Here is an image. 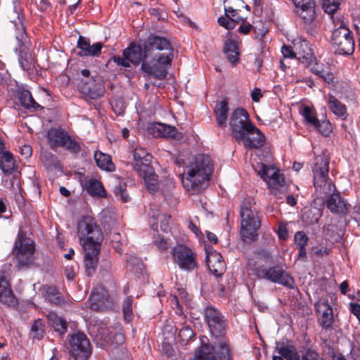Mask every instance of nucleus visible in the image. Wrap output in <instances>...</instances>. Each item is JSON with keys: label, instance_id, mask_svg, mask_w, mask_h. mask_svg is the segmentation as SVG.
Wrapping results in <instances>:
<instances>
[{"label": "nucleus", "instance_id": "obj_1", "mask_svg": "<svg viewBox=\"0 0 360 360\" xmlns=\"http://www.w3.org/2000/svg\"><path fill=\"white\" fill-rule=\"evenodd\" d=\"M123 56L136 65L141 61V70L158 79H164L174 58V48L165 37L150 36L142 45L131 43Z\"/></svg>", "mask_w": 360, "mask_h": 360}, {"label": "nucleus", "instance_id": "obj_2", "mask_svg": "<svg viewBox=\"0 0 360 360\" xmlns=\"http://www.w3.org/2000/svg\"><path fill=\"white\" fill-rule=\"evenodd\" d=\"M330 158L322 153L315 157L312 167L314 186L316 192L321 198L326 197L327 208L333 214L345 215L348 212L349 205L335 192L336 188L333 181L328 179Z\"/></svg>", "mask_w": 360, "mask_h": 360}, {"label": "nucleus", "instance_id": "obj_3", "mask_svg": "<svg viewBox=\"0 0 360 360\" xmlns=\"http://www.w3.org/2000/svg\"><path fill=\"white\" fill-rule=\"evenodd\" d=\"M77 233L84 251L86 273L90 276L98 265L103 233L96 220L89 216H84L79 220Z\"/></svg>", "mask_w": 360, "mask_h": 360}, {"label": "nucleus", "instance_id": "obj_4", "mask_svg": "<svg viewBox=\"0 0 360 360\" xmlns=\"http://www.w3.org/2000/svg\"><path fill=\"white\" fill-rule=\"evenodd\" d=\"M182 161L184 172L181 182L190 194L194 195L201 192L206 187L207 181L212 174L213 165L209 156L198 154L187 160L178 159L177 163Z\"/></svg>", "mask_w": 360, "mask_h": 360}, {"label": "nucleus", "instance_id": "obj_5", "mask_svg": "<svg viewBox=\"0 0 360 360\" xmlns=\"http://www.w3.org/2000/svg\"><path fill=\"white\" fill-rule=\"evenodd\" d=\"M272 256L266 250L255 252V257L249 259L247 263L248 268L252 274L259 279H265L274 283H278L288 288L292 289L295 286V281L284 269L281 264L266 268L263 262H271Z\"/></svg>", "mask_w": 360, "mask_h": 360}, {"label": "nucleus", "instance_id": "obj_6", "mask_svg": "<svg viewBox=\"0 0 360 360\" xmlns=\"http://www.w3.org/2000/svg\"><path fill=\"white\" fill-rule=\"evenodd\" d=\"M35 246L34 241L27 237L26 233L19 230L14 243L13 255L16 259L18 269H28L34 265Z\"/></svg>", "mask_w": 360, "mask_h": 360}, {"label": "nucleus", "instance_id": "obj_7", "mask_svg": "<svg viewBox=\"0 0 360 360\" xmlns=\"http://www.w3.org/2000/svg\"><path fill=\"white\" fill-rule=\"evenodd\" d=\"M240 236L243 240L252 242L257 237V231L260 227L258 213L250 201L243 202L240 207Z\"/></svg>", "mask_w": 360, "mask_h": 360}, {"label": "nucleus", "instance_id": "obj_8", "mask_svg": "<svg viewBox=\"0 0 360 360\" xmlns=\"http://www.w3.org/2000/svg\"><path fill=\"white\" fill-rule=\"evenodd\" d=\"M259 175L267 183L271 193L281 199L286 192L283 174L273 166L262 165Z\"/></svg>", "mask_w": 360, "mask_h": 360}, {"label": "nucleus", "instance_id": "obj_9", "mask_svg": "<svg viewBox=\"0 0 360 360\" xmlns=\"http://www.w3.org/2000/svg\"><path fill=\"white\" fill-rule=\"evenodd\" d=\"M332 44L335 52L340 55H349L354 51L352 32L342 22L333 32Z\"/></svg>", "mask_w": 360, "mask_h": 360}, {"label": "nucleus", "instance_id": "obj_10", "mask_svg": "<svg viewBox=\"0 0 360 360\" xmlns=\"http://www.w3.org/2000/svg\"><path fill=\"white\" fill-rule=\"evenodd\" d=\"M229 125L233 137L238 142L243 139L247 131L252 129V124L247 111L243 108L236 109L231 115Z\"/></svg>", "mask_w": 360, "mask_h": 360}, {"label": "nucleus", "instance_id": "obj_11", "mask_svg": "<svg viewBox=\"0 0 360 360\" xmlns=\"http://www.w3.org/2000/svg\"><path fill=\"white\" fill-rule=\"evenodd\" d=\"M276 349L285 360H323L314 349L307 348L298 352L295 346L289 342H276Z\"/></svg>", "mask_w": 360, "mask_h": 360}, {"label": "nucleus", "instance_id": "obj_12", "mask_svg": "<svg viewBox=\"0 0 360 360\" xmlns=\"http://www.w3.org/2000/svg\"><path fill=\"white\" fill-rule=\"evenodd\" d=\"M172 257L181 269L190 271L198 266L196 253L186 245H176L172 250Z\"/></svg>", "mask_w": 360, "mask_h": 360}, {"label": "nucleus", "instance_id": "obj_13", "mask_svg": "<svg viewBox=\"0 0 360 360\" xmlns=\"http://www.w3.org/2000/svg\"><path fill=\"white\" fill-rule=\"evenodd\" d=\"M204 319L213 336L217 338L225 334L226 319L218 309L213 306H207L204 310Z\"/></svg>", "mask_w": 360, "mask_h": 360}, {"label": "nucleus", "instance_id": "obj_14", "mask_svg": "<svg viewBox=\"0 0 360 360\" xmlns=\"http://www.w3.org/2000/svg\"><path fill=\"white\" fill-rule=\"evenodd\" d=\"M68 349L75 360H87L91 354L90 342L86 336L81 333L70 336Z\"/></svg>", "mask_w": 360, "mask_h": 360}, {"label": "nucleus", "instance_id": "obj_15", "mask_svg": "<svg viewBox=\"0 0 360 360\" xmlns=\"http://www.w3.org/2000/svg\"><path fill=\"white\" fill-rule=\"evenodd\" d=\"M78 89L79 92L86 98L97 99L103 96L105 93V87L101 79L91 76L89 80L81 79Z\"/></svg>", "mask_w": 360, "mask_h": 360}, {"label": "nucleus", "instance_id": "obj_16", "mask_svg": "<svg viewBox=\"0 0 360 360\" xmlns=\"http://www.w3.org/2000/svg\"><path fill=\"white\" fill-rule=\"evenodd\" d=\"M90 307L94 311H105L112 308L114 301L101 285L94 288L90 298Z\"/></svg>", "mask_w": 360, "mask_h": 360}, {"label": "nucleus", "instance_id": "obj_17", "mask_svg": "<svg viewBox=\"0 0 360 360\" xmlns=\"http://www.w3.org/2000/svg\"><path fill=\"white\" fill-rule=\"evenodd\" d=\"M319 324L322 328H330L334 322L333 308L326 298H320L314 304Z\"/></svg>", "mask_w": 360, "mask_h": 360}, {"label": "nucleus", "instance_id": "obj_18", "mask_svg": "<svg viewBox=\"0 0 360 360\" xmlns=\"http://www.w3.org/2000/svg\"><path fill=\"white\" fill-rule=\"evenodd\" d=\"M297 8V13L305 23H311L316 17L314 0H292Z\"/></svg>", "mask_w": 360, "mask_h": 360}, {"label": "nucleus", "instance_id": "obj_19", "mask_svg": "<svg viewBox=\"0 0 360 360\" xmlns=\"http://www.w3.org/2000/svg\"><path fill=\"white\" fill-rule=\"evenodd\" d=\"M103 47V44L101 42H96L92 45L90 44V40L80 36L78 39L77 48L79 49L77 55L84 56L98 57L101 53V49Z\"/></svg>", "mask_w": 360, "mask_h": 360}, {"label": "nucleus", "instance_id": "obj_20", "mask_svg": "<svg viewBox=\"0 0 360 360\" xmlns=\"http://www.w3.org/2000/svg\"><path fill=\"white\" fill-rule=\"evenodd\" d=\"M150 133L155 137H165L180 140L183 135L176 127L162 123H155L148 129Z\"/></svg>", "mask_w": 360, "mask_h": 360}, {"label": "nucleus", "instance_id": "obj_21", "mask_svg": "<svg viewBox=\"0 0 360 360\" xmlns=\"http://www.w3.org/2000/svg\"><path fill=\"white\" fill-rule=\"evenodd\" d=\"M152 156L143 148H136L134 151V169L138 172H151Z\"/></svg>", "mask_w": 360, "mask_h": 360}, {"label": "nucleus", "instance_id": "obj_22", "mask_svg": "<svg viewBox=\"0 0 360 360\" xmlns=\"http://www.w3.org/2000/svg\"><path fill=\"white\" fill-rule=\"evenodd\" d=\"M240 142L247 148H259L264 144L265 137L261 131L252 124V129L247 131Z\"/></svg>", "mask_w": 360, "mask_h": 360}, {"label": "nucleus", "instance_id": "obj_23", "mask_svg": "<svg viewBox=\"0 0 360 360\" xmlns=\"http://www.w3.org/2000/svg\"><path fill=\"white\" fill-rule=\"evenodd\" d=\"M0 302L8 307H14L17 304V300L11 285L3 275H0Z\"/></svg>", "mask_w": 360, "mask_h": 360}, {"label": "nucleus", "instance_id": "obj_24", "mask_svg": "<svg viewBox=\"0 0 360 360\" xmlns=\"http://www.w3.org/2000/svg\"><path fill=\"white\" fill-rule=\"evenodd\" d=\"M206 261L210 271L216 276H219L224 274L225 263L219 253L215 251L207 253Z\"/></svg>", "mask_w": 360, "mask_h": 360}, {"label": "nucleus", "instance_id": "obj_25", "mask_svg": "<svg viewBox=\"0 0 360 360\" xmlns=\"http://www.w3.org/2000/svg\"><path fill=\"white\" fill-rule=\"evenodd\" d=\"M295 53L298 60L304 65L310 63L314 57L309 41L306 40L299 41L294 44Z\"/></svg>", "mask_w": 360, "mask_h": 360}, {"label": "nucleus", "instance_id": "obj_26", "mask_svg": "<svg viewBox=\"0 0 360 360\" xmlns=\"http://www.w3.org/2000/svg\"><path fill=\"white\" fill-rule=\"evenodd\" d=\"M304 65L305 68H309L310 72L319 76L326 83L333 84L334 82L333 74L329 71L325 70L323 67V65L319 64L315 57L313 58V60H311L310 63H307Z\"/></svg>", "mask_w": 360, "mask_h": 360}, {"label": "nucleus", "instance_id": "obj_27", "mask_svg": "<svg viewBox=\"0 0 360 360\" xmlns=\"http://www.w3.org/2000/svg\"><path fill=\"white\" fill-rule=\"evenodd\" d=\"M68 134V132L61 129H51L47 133V139L50 147L52 149L61 147Z\"/></svg>", "mask_w": 360, "mask_h": 360}, {"label": "nucleus", "instance_id": "obj_28", "mask_svg": "<svg viewBox=\"0 0 360 360\" xmlns=\"http://www.w3.org/2000/svg\"><path fill=\"white\" fill-rule=\"evenodd\" d=\"M19 100L22 105L32 112H37L39 110H42L43 107L38 104L33 98L30 91L28 90H22L18 94Z\"/></svg>", "mask_w": 360, "mask_h": 360}, {"label": "nucleus", "instance_id": "obj_29", "mask_svg": "<svg viewBox=\"0 0 360 360\" xmlns=\"http://www.w3.org/2000/svg\"><path fill=\"white\" fill-rule=\"evenodd\" d=\"M229 110L228 103L226 101H221L216 105L214 112L219 127L226 126Z\"/></svg>", "mask_w": 360, "mask_h": 360}, {"label": "nucleus", "instance_id": "obj_30", "mask_svg": "<svg viewBox=\"0 0 360 360\" xmlns=\"http://www.w3.org/2000/svg\"><path fill=\"white\" fill-rule=\"evenodd\" d=\"M84 189L92 196H103L105 191L101 181L95 179H86L84 184Z\"/></svg>", "mask_w": 360, "mask_h": 360}, {"label": "nucleus", "instance_id": "obj_31", "mask_svg": "<svg viewBox=\"0 0 360 360\" xmlns=\"http://www.w3.org/2000/svg\"><path fill=\"white\" fill-rule=\"evenodd\" d=\"M15 27V39L18 41V47L20 49H25L29 43L28 36L26 33L25 27L22 20L18 17V22H14Z\"/></svg>", "mask_w": 360, "mask_h": 360}, {"label": "nucleus", "instance_id": "obj_32", "mask_svg": "<svg viewBox=\"0 0 360 360\" xmlns=\"http://www.w3.org/2000/svg\"><path fill=\"white\" fill-rule=\"evenodd\" d=\"M49 323L58 332L60 335L66 333L68 328L67 321L62 317L58 316L54 312H50L47 315Z\"/></svg>", "mask_w": 360, "mask_h": 360}, {"label": "nucleus", "instance_id": "obj_33", "mask_svg": "<svg viewBox=\"0 0 360 360\" xmlns=\"http://www.w3.org/2000/svg\"><path fill=\"white\" fill-rule=\"evenodd\" d=\"M210 347L213 348L212 354L216 353L217 357L216 360H231L230 348L226 341H220L214 345H210Z\"/></svg>", "mask_w": 360, "mask_h": 360}, {"label": "nucleus", "instance_id": "obj_34", "mask_svg": "<svg viewBox=\"0 0 360 360\" xmlns=\"http://www.w3.org/2000/svg\"><path fill=\"white\" fill-rule=\"evenodd\" d=\"M0 169L8 174H11L15 170V160L13 154L8 150L0 154Z\"/></svg>", "mask_w": 360, "mask_h": 360}, {"label": "nucleus", "instance_id": "obj_35", "mask_svg": "<svg viewBox=\"0 0 360 360\" xmlns=\"http://www.w3.org/2000/svg\"><path fill=\"white\" fill-rule=\"evenodd\" d=\"M94 160L97 166L102 169L112 171L115 169V166L111 160V157L109 155L101 151H96L94 153Z\"/></svg>", "mask_w": 360, "mask_h": 360}, {"label": "nucleus", "instance_id": "obj_36", "mask_svg": "<svg viewBox=\"0 0 360 360\" xmlns=\"http://www.w3.org/2000/svg\"><path fill=\"white\" fill-rule=\"evenodd\" d=\"M41 160L44 165L49 170L56 169L60 167V163L57 157L53 153L44 150L40 154Z\"/></svg>", "mask_w": 360, "mask_h": 360}, {"label": "nucleus", "instance_id": "obj_37", "mask_svg": "<svg viewBox=\"0 0 360 360\" xmlns=\"http://www.w3.org/2000/svg\"><path fill=\"white\" fill-rule=\"evenodd\" d=\"M139 175L144 179L146 186L150 192H154L158 189L157 175L155 174L153 168L151 167V172L142 171L138 172Z\"/></svg>", "mask_w": 360, "mask_h": 360}, {"label": "nucleus", "instance_id": "obj_38", "mask_svg": "<svg viewBox=\"0 0 360 360\" xmlns=\"http://www.w3.org/2000/svg\"><path fill=\"white\" fill-rule=\"evenodd\" d=\"M328 108L340 117H344L347 112L346 106L331 94H329Z\"/></svg>", "mask_w": 360, "mask_h": 360}, {"label": "nucleus", "instance_id": "obj_39", "mask_svg": "<svg viewBox=\"0 0 360 360\" xmlns=\"http://www.w3.org/2000/svg\"><path fill=\"white\" fill-rule=\"evenodd\" d=\"M101 335V338H103L105 342L110 341L112 343L121 345L124 341V336L121 330L114 333L108 329H102Z\"/></svg>", "mask_w": 360, "mask_h": 360}, {"label": "nucleus", "instance_id": "obj_40", "mask_svg": "<svg viewBox=\"0 0 360 360\" xmlns=\"http://www.w3.org/2000/svg\"><path fill=\"white\" fill-rule=\"evenodd\" d=\"M224 51L230 63L234 65L238 62L239 53L236 42L227 41L224 45Z\"/></svg>", "mask_w": 360, "mask_h": 360}, {"label": "nucleus", "instance_id": "obj_41", "mask_svg": "<svg viewBox=\"0 0 360 360\" xmlns=\"http://www.w3.org/2000/svg\"><path fill=\"white\" fill-rule=\"evenodd\" d=\"M209 345L202 344L195 355V360H216L214 354H212V349Z\"/></svg>", "mask_w": 360, "mask_h": 360}, {"label": "nucleus", "instance_id": "obj_42", "mask_svg": "<svg viewBox=\"0 0 360 360\" xmlns=\"http://www.w3.org/2000/svg\"><path fill=\"white\" fill-rule=\"evenodd\" d=\"M45 333V325L41 319H39L34 321L31 327V335L33 339L41 340Z\"/></svg>", "mask_w": 360, "mask_h": 360}, {"label": "nucleus", "instance_id": "obj_43", "mask_svg": "<svg viewBox=\"0 0 360 360\" xmlns=\"http://www.w3.org/2000/svg\"><path fill=\"white\" fill-rule=\"evenodd\" d=\"M134 298L132 296L127 297L122 302V311L124 319L126 322H130L134 316L132 311V303Z\"/></svg>", "mask_w": 360, "mask_h": 360}, {"label": "nucleus", "instance_id": "obj_44", "mask_svg": "<svg viewBox=\"0 0 360 360\" xmlns=\"http://www.w3.org/2000/svg\"><path fill=\"white\" fill-rule=\"evenodd\" d=\"M243 3L242 0H224V11L225 15L227 18L232 17L236 18V11L237 8L239 6V4Z\"/></svg>", "mask_w": 360, "mask_h": 360}, {"label": "nucleus", "instance_id": "obj_45", "mask_svg": "<svg viewBox=\"0 0 360 360\" xmlns=\"http://www.w3.org/2000/svg\"><path fill=\"white\" fill-rule=\"evenodd\" d=\"M19 63L24 70H29L34 67L33 60L30 53L25 51V49L20 50Z\"/></svg>", "mask_w": 360, "mask_h": 360}, {"label": "nucleus", "instance_id": "obj_46", "mask_svg": "<svg viewBox=\"0 0 360 360\" xmlns=\"http://www.w3.org/2000/svg\"><path fill=\"white\" fill-rule=\"evenodd\" d=\"M302 115L305 120L314 127L319 125V120L316 117L314 110L309 106H304L302 111Z\"/></svg>", "mask_w": 360, "mask_h": 360}, {"label": "nucleus", "instance_id": "obj_47", "mask_svg": "<svg viewBox=\"0 0 360 360\" xmlns=\"http://www.w3.org/2000/svg\"><path fill=\"white\" fill-rule=\"evenodd\" d=\"M61 147L75 154L79 153L82 149L80 143L69 134H68Z\"/></svg>", "mask_w": 360, "mask_h": 360}, {"label": "nucleus", "instance_id": "obj_48", "mask_svg": "<svg viewBox=\"0 0 360 360\" xmlns=\"http://www.w3.org/2000/svg\"><path fill=\"white\" fill-rule=\"evenodd\" d=\"M195 334L188 326H184L179 332V339L181 345H186L194 337Z\"/></svg>", "mask_w": 360, "mask_h": 360}, {"label": "nucleus", "instance_id": "obj_49", "mask_svg": "<svg viewBox=\"0 0 360 360\" xmlns=\"http://www.w3.org/2000/svg\"><path fill=\"white\" fill-rule=\"evenodd\" d=\"M243 20L241 17L232 18L219 17L217 20L218 23L227 30H232L235 27L236 23Z\"/></svg>", "mask_w": 360, "mask_h": 360}, {"label": "nucleus", "instance_id": "obj_50", "mask_svg": "<svg viewBox=\"0 0 360 360\" xmlns=\"http://www.w3.org/2000/svg\"><path fill=\"white\" fill-rule=\"evenodd\" d=\"M127 184L120 182L114 188V193L117 198H120L123 202L129 200L130 197L127 193Z\"/></svg>", "mask_w": 360, "mask_h": 360}, {"label": "nucleus", "instance_id": "obj_51", "mask_svg": "<svg viewBox=\"0 0 360 360\" xmlns=\"http://www.w3.org/2000/svg\"><path fill=\"white\" fill-rule=\"evenodd\" d=\"M46 299L51 302L59 305L63 302V299L59 295L56 288L50 287L46 291Z\"/></svg>", "mask_w": 360, "mask_h": 360}, {"label": "nucleus", "instance_id": "obj_52", "mask_svg": "<svg viewBox=\"0 0 360 360\" xmlns=\"http://www.w3.org/2000/svg\"><path fill=\"white\" fill-rule=\"evenodd\" d=\"M339 8V3L335 0H323V8L326 13L333 18V15Z\"/></svg>", "mask_w": 360, "mask_h": 360}, {"label": "nucleus", "instance_id": "obj_53", "mask_svg": "<svg viewBox=\"0 0 360 360\" xmlns=\"http://www.w3.org/2000/svg\"><path fill=\"white\" fill-rule=\"evenodd\" d=\"M294 240L297 247H306L308 237L303 231H297L295 234Z\"/></svg>", "mask_w": 360, "mask_h": 360}, {"label": "nucleus", "instance_id": "obj_54", "mask_svg": "<svg viewBox=\"0 0 360 360\" xmlns=\"http://www.w3.org/2000/svg\"><path fill=\"white\" fill-rule=\"evenodd\" d=\"M179 297L181 301H186L188 297V293L184 288L178 289V296H174L172 298V303L175 304L176 307L179 306Z\"/></svg>", "mask_w": 360, "mask_h": 360}, {"label": "nucleus", "instance_id": "obj_55", "mask_svg": "<svg viewBox=\"0 0 360 360\" xmlns=\"http://www.w3.org/2000/svg\"><path fill=\"white\" fill-rule=\"evenodd\" d=\"M323 136H327L331 131L330 124L328 122H319V125L315 127Z\"/></svg>", "mask_w": 360, "mask_h": 360}, {"label": "nucleus", "instance_id": "obj_56", "mask_svg": "<svg viewBox=\"0 0 360 360\" xmlns=\"http://www.w3.org/2000/svg\"><path fill=\"white\" fill-rule=\"evenodd\" d=\"M112 60L117 65L122 66L123 68H129L131 66V63L129 62V59L124 56L121 57L120 56H114L112 57Z\"/></svg>", "mask_w": 360, "mask_h": 360}, {"label": "nucleus", "instance_id": "obj_57", "mask_svg": "<svg viewBox=\"0 0 360 360\" xmlns=\"http://www.w3.org/2000/svg\"><path fill=\"white\" fill-rule=\"evenodd\" d=\"M282 53L285 58H297L296 53H295V48H292L290 46H283Z\"/></svg>", "mask_w": 360, "mask_h": 360}, {"label": "nucleus", "instance_id": "obj_58", "mask_svg": "<svg viewBox=\"0 0 360 360\" xmlns=\"http://www.w3.org/2000/svg\"><path fill=\"white\" fill-rule=\"evenodd\" d=\"M20 155L25 159H28L32 154V148L30 145H23L20 148Z\"/></svg>", "mask_w": 360, "mask_h": 360}, {"label": "nucleus", "instance_id": "obj_59", "mask_svg": "<svg viewBox=\"0 0 360 360\" xmlns=\"http://www.w3.org/2000/svg\"><path fill=\"white\" fill-rule=\"evenodd\" d=\"M347 359L348 360H360V348L353 347Z\"/></svg>", "mask_w": 360, "mask_h": 360}, {"label": "nucleus", "instance_id": "obj_60", "mask_svg": "<svg viewBox=\"0 0 360 360\" xmlns=\"http://www.w3.org/2000/svg\"><path fill=\"white\" fill-rule=\"evenodd\" d=\"M278 235L279 238L285 240L288 238V231L285 226H280L278 230Z\"/></svg>", "mask_w": 360, "mask_h": 360}, {"label": "nucleus", "instance_id": "obj_61", "mask_svg": "<svg viewBox=\"0 0 360 360\" xmlns=\"http://www.w3.org/2000/svg\"><path fill=\"white\" fill-rule=\"evenodd\" d=\"M351 309L353 314L360 321V304L356 303L351 304Z\"/></svg>", "mask_w": 360, "mask_h": 360}, {"label": "nucleus", "instance_id": "obj_62", "mask_svg": "<svg viewBox=\"0 0 360 360\" xmlns=\"http://www.w3.org/2000/svg\"><path fill=\"white\" fill-rule=\"evenodd\" d=\"M262 96V94L259 89H255L251 94V98L254 102H258Z\"/></svg>", "mask_w": 360, "mask_h": 360}, {"label": "nucleus", "instance_id": "obj_63", "mask_svg": "<svg viewBox=\"0 0 360 360\" xmlns=\"http://www.w3.org/2000/svg\"><path fill=\"white\" fill-rule=\"evenodd\" d=\"M252 29V25L250 24H244L241 25L239 27V32L246 34H248Z\"/></svg>", "mask_w": 360, "mask_h": 360}, {"label": "nucleus", "instance_id": "obj_64", "mask_svg": "<svg viewBox=\"0 0 360 360\" xmlns=\"http://www.w3.org/2000/svg\"><path fill=\"white\" fill-rule=\"evenodd\" d=\"M157 247L162 250H165L167 249V242L165 239H160V240L157 241L156 243Z\"/></svg>", "mask_w": 360, "mask_h": 360}]
</instances>
